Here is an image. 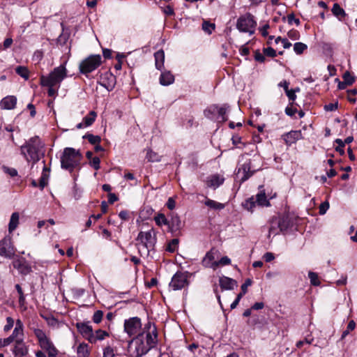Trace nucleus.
<instances>
[{
  "label": "nucleus",
  "mask_w": 357,
  "mask_h": 357,
  "mask_svg": "<svg viewBox=\"0 0 357 357\" xmlns=\"http://www.w3.org/2000/svg\"><path fill=\"white\" fill-rule=\"evenodd\" d=\"M158 342V333L155 326H151L149 322L143 328L142 333L128 341L129 345L134 347L133 354L135 357H142L151 349L153 348Z\"/></svg>",
  "instance_id": "nucleus-1"
},
{
  "label": "nucleus",
  "mask_w": 357,
  "mask_h": 357,
  "mask_svg": "<svg viewBox=\"0 0 357 357\" xmlns=\"http://www.w3.org/2000/svg\"><path fill=\"white\" fill-rule=\"evenodd\" d=\"M44 143L38 136H34L29 139L21 146L20 153L27 162H31L33 164L40 160L41 156L44 155Z\"/></svg>",
  "instance_id": "nucleus-2"
},
{
  "label": "nucleus",
  "mask_w": 357,
  "mask_h": 357,
  "mask_svg": "<svg viewBox=\"0 0 357 357\" xmlns=\"http://www.w3.org/2000/svg\"><path fill=\"white\" fill-rule=\"evenodd\" d=\"M139 250L141 254L148 255L151 250H153L156 241V231L153 228L147 231H140L136 238Z\"/></svg>",
  "instance_id": "nucleus-3"
},
{
  "label": "nucleus",
  "mask_w": 357,
  "mask_h": 357,
  "mask_svg": "<svg viewBox=\"0 0 357 357\" xmlns=\"http://www.w3.org/2000/svg\"><path fill=\"white\" fill-rule=\"evenodd\" d=\"M66 77V69L63 66L55 68L48 75L40 77L43 86H56L59 88L61 82Z\"/></svg>",
  "instance_id": "nucleus-4"
},
{
  "label": "nucleus",
  "mask_w": 357,
  "mask_h": 357,
  "mask_svg": "<svg viewBox=\"0 0 357 357\" xmlns=\"http://www.w3.org/2000/svg\"><path fill=\"white\" fill-rule=\"evenodd\" d=\"M81 158L78 151L73 148H66L61 158V167L72 172L79 165Z\"/></svg>",
  "instance_id": "nucleus-5"
},
{
  "label": "nucleus",
  "mask_w": 357,
  "mask_h": 357,
  "mask_svg": "<svg viewBox=\"0 0 357 357\" xmlns=\"http://www.w3.org/2000/svg\"><path fill=\"white\" fill-rule=\"evenodd\" d=\"M257 22L254 16L250 13H246L241 15L236 22V28L240 32L248 33L252 35L255 31Z\"/></svg>",
  "instance_id": "nucleus-6"
},
{
  "label": "nucleus",
  "mask_w": 357,
  "mask_h": 357,
  "mask_svg": "<svg viewBox=\"0 0 357 357\" xmlns=\"http://www.w3.org/2000/svg\"><path fill=\"white\" fill-rule=\"evenodd\" d=\"M227 109L228 107L226 105L219 107L218 105H213L206 109L204 112V114L207 119L225 122L227 121Z\"/></svg>",
  "instance_id": "nucleus-7"
},
{
  "label": "nucleus",
  "mask_w": 357,
  "mask_h": 357,
  "mask_svg": "<svg viewBox=\"0 0 357 357\" xmlns=\"http://www.w3.org/2000/svg\"><path fill=\"white\" fill-rule=\"evenodd\" d=\"M124 331L129 337L137 336L142 333L141 319L137 317H130L124 321Z\"/></svg>",
  "instance_id": "nucleus-8"
},
{
  "label": "nucleus",
  "mask_w": 357,
  "mask_h": 357,
  "mask_svg": "<svg viewBox=\"0 0 357 357\" xmlns=\"http://www.w3.org/2000/svg\"><path fill=\"white\" fill-rule=\"evenodd\" d=\"M100 63V55H91L80 63L79 66V70L83 74H87L95 70Z\"/></svg>",
  "instance_id": "nucleus-9"
},
{
  "label": "nucleus",
  "mask_w": 357,
  "mask_h": 357,
  "mask_svg": "<svg viewBox=\"0 0 357 357\" xmlns=\"http://www.w3.org/2000/svg\"><path fill=\"white\" fill-rule=\"evenodd\" d=\"M186 285H188L187 275L181 272L176 273L169 283V287L174 291L181 289Z\"/></svg>",
  "instance_id": "nucleus-10"
},
{
  "label": "nucleus",
  "mask_w": 357,
  "mask_h": 357,
  "mask_svg": "<svg viewBox=\"0 0 357 357\" xmlns=\"http://www.w3.org/2000/svg\"><path fill=\"white\" fill-rule=\"evenodd\" d=\"M15 255L10 238L5 237L0 241V255L11 258Z\"/></svg>",
  "instance_id": "nucleus-11"
},
{
  "label": "nucleus",
  "mask_w": 357,
  "mask_h": 357,
  "mask_svg": "<svg viewBox=\"0 0 357 357\" xmlns=\"http://www.w3.org/2000/svg\"><path fill=\"white\" fill-rule=\"evenodd\" d=\"M76 327L82 335L90 342H94L92 326L88 323H77Z\"/></svg>",
  "instance_id": "nucleus-12"
},
{
  "label": "nucleus",
  "mask_w": 357,
  "mask_h": 357,
  "mask_svg": "<svg viewBox=\"0 0 357 357\" xmlns=\"http://www.w3.org/2000/svg\"><path fill=\"white\" fill-rule=\"evenodd\" d=\"M116 77L109 72H106L101 75L100 84L105 87L108 91H112L115 86Z\"/></svg>",
  "instance_id": "nucleus-13"
},
{
  "label": "nucleus",
  "mask_w": 357,
  "mask_h": 357,
  "mask_svg": "<svg viewBox=\"0 0 357 357\" xmlns=\"http://www.w3.org/2000/svg\"><path fill=\"white\" fill-rule=\"evenodd\" d=\"M15 357H24L28 354V347L22 340L15 341L13 349Z\"/></svg>",
  "instance_id": "nucleus-14"
},
{
  "label": "nucleus",
  "mask_w": 357,
  "mask_h": 357,
  "mask_svg": "<svg viewBox=\"0 0 357 357\" xmlns=\"http://www.w3.org/2000/svg\"><path fill=\"white\" fill-rule=\"evenodd\" d=\"M181 227L182 223L179 216L177 214L172 213L170 220H169V231L174 234L179 231Z\"/></svg>",
  "instance_id": "nucleus-15"
},
{
  "label": "nucleus",
  "mask_w": 357,
  "mask_h": 357,
  "mask_svg": "<svg viewBox=\"0 0 357 357\" xmlns=\"http://www.w3.org/2000/svg\"><path fill=\"white\" fill-rule=\"evenodd\" d=\"M255 171H251V163L250 161H247L243 163L241 167H239L238 171V174H242L241 178V181L244 182L248 180L250 177H251Z\"/></svg>",
  "instance_id": "nucleus-16"
},
{
  "label": "nucleus",
  "mask_w": 357,
  "mask_h": 357,
  "mask_svg": "<svg viewBox=\"0 0 357 357\" xmlns=\"http://www.w3.org/2000/svg\"><path fill=\"white\" fill-rule=\"evenodd\" d=\"M225 181V178L218 174H213L207 177L206 185L208 188H213L214 190L220 186Z\"/></svg>",
  "instance_id": "nucleus-17"
},
{
  "label": "nucleus",
  "mask_w": 357,
  "mask_h": 357,
  "mask_svg": "<svg viewBox=\"0 0 357 357\" xmlns=\"http://www.w3.org/2000/svg\"><path fill=\"white\" fill-rule=\"evenodd\" d=\"M39 345L42 349L45 350L48 353V356H50V357L58 354V350L48 337L40 342Z\"/></svg>",
  "instance_id": "nucleus-18"
},
{
  "label": "nucleus",
  "mask_w": 357,
  "mask_h": 357,
  "mask_svg": "<svg viewBox=\"0 0 357 357\" xmlns=\"http://www.w3.org/2000/svg\"><path fill=\"white\" fill-rule=\"evenodd\" d=\"M216 254H218V251L214 249H211L208 251L202 260L203 266L207 268H212L215 270V266H214L215 265L213 264L217 262V261L215 260Z\"/></svg>",
  "instance_id": "nucleus-19"
},
{
  "label": "nucleus",
  "mask_w": 357,
  "mask_h": 357,
  "mask_svg": "<svg viewBox=\"0 0 357 357\" xmlns=\"http://www.w3.org/2000/svg\"><path fill=\"white\" fill-rule=\"evenodd\" d=\"M219 284L222 290H232L238 285L235 280L226 276L220 278Z\"/></svg>",
  "instance_id": "nucleus-20"
},
{
  "label": "nucleus",
  "mask_w": 357,
  "mask_h": 357,
  "mask_svg": "<svg viewBox=\"0 0 357 357\" xmlns=\"http://www.w3.org/2000/svg\"><path fill=\"white\" fill-rule=\"evenodd\" d=\"M14 268L23 275H27L31 273V267L28 264L25 259H22L13 262Z\"/></svg>",
  "instance_id": "nucleus-21"
},
{
  "label": "nucleus",
  "mask_w": 357,
  "mask_h": 357,
  "mask_svg": "<svg viewBox=\"0 0 357 357\" xmlns=\"http://www.w3.org/2000/svg\"><path fill=\"white\" fill-rule=\"evenodd\" d=\"M301 132L300 130H292L283 135V139L288 145L295 143L301 138Z\"/></svg>",
  "instance_id": "nucleus-22"
},
{
  "label": "nucleus",
  "mask_w": 357,
  "mask_h": 357,
  "mask_svg": "<svg viewBox=\"0 0 357 357\" xmlns=\"http://www.w3.org/2000/svg\"><path fill=\"white\" fill-rule=\"evenodd\" d=\"M16 103V97L13 96H8L1 100L0 106L4 109H13L15 107Z\"/></svg>",
  "instance_id": "nucleus-23"
},
{
  "label": "nucleus",
  "mask_w": 357,
  "mask_h": 357,
  "mask_svg": "<svg viewBox=\"0 0 357 357\" xmlns=\"http://www.w3.org/2000/svg\"><path fill=\"white\" fill-rule=\"evenodd\" d=\"M281 229L280 228V222L278 221L276 216L273 217L269 221V229L268 238H270L271 235L276 236L281 233Z\"/></svg>",
  "instance_id": "nucleus-24"
},
{
  "label": "nucleus",
  "mask_w": 357,
  "mask_h": 357,
  "mask_svg": "<svg viewBox=\"0 0 357 357\" xmlns=\"http://www.w3.org/2000/svg\"><path fill=\"white\" fill-rule=\"evenodd\" d=\"M11 335L15 339V341L19 340H23L24 337V325L20 319H17L15 322V328Z\"/></svg>",
  "instance_id": "nucleus-25"
},
{
  "label": "nucleus",
  "mask_w": 357,
  "mask_h": 357,
  "mask_svg": "<svg viewBox=\"0 0 357 357\" xmlns=\"http://www.w3.org/2000/svg\"><path fill=\"white\" fill-rule=\"evenodd\" d=\"M174 81V75L169 71L162 72L160 77V84L163 86H168Z\"/></svg>",
  "instance_id": "nucleus-26"
},
{
  "label": "nucleus",
  "mask_w": 357,
  "mask_h": 357,
  "mask_svg": "<svg viewBox=\"0 0 357 357\" xmlns=\"http://www.w3.org/2000/svg\"><path fill=\"white\" fill-rule=\"evenodd\" d=\"M155 57V68L159 70H162L164 67V61H165V53L164 51L160 50L156 52L154 54Z\"/></svg>",
  "instance_id": "nucleus-27"
},
{
  "label": "nucleus",
  "mask_w": 357,
  "mask_h": 357,
  "mask_svg": "<svg viewBox=\"0 0 357 357\" xmlns=\"http://www.w3.org/2000/svg\"><path fill=\"white\" fill-rule=\"evenodd\" d=\"M260 188H261V187ZM255 199L258 206H270V202L266 199V193L264 190L260 189L259 193H257Z\"/></svg>",
  "instance_id": "nucleus-28"
},
{
  "label": "nucleus",
  "mask_w": 357,
  "mask_h": 357,
  "mask_svg": "<svg viewBox=\"0 0 357 357\" xmlns=\"http://www.w3.org/2000/svg\"><path fill=\"white\" fill-rule=\"evenodd\" d=\"M20 215L17 212L12 213L8 224V231L10 233L13 231L18 226Z\"/></svg>",
  "instance_id": "nucleus-29"
},
{
  "label": "nucleus",
  "mask_w": 357,
  "mask_h": 357,
  "mask_svg": "<svg viewBox=\"0 0 357 357\" xmlns=\"http://www.w3.org/2000/svg\"><path fill=\"white\" fill-rule=\"evenodd\" d=\"M278 221L280 222V228L282 232H284L290 227V219L288 216H276Z\"/></svg>",
  "instance_id": "nucleus-30"
},
{
  "label": "nucleus",
  "mask_w": 357,
  "mask_h": 357,
  "mask_svg": "<svg viewBox=\"0 0 357 357\" xmlns=\"http://www.w3.org/2000/svg\"><path fill=\"white\" fill-rule=\"evenodd\" d=\"M49 169H47L45 165L43 167V174L40 178L39 187L41 190H43L47 185V181L49 178Z\"/></svg>",
  "instance_id": "nucleus-31"
},
{
  "label": "nucleus",
  "mask_w": 357,
  "mask_h": 357,
  "mask_svg": "<svg viewBox=\"0 0 357 357\" xmlns=\"http://www.w3.org/2000/svg\"><path fill=\"white\" fill-rule=\"evenodd\" d=\"M97 114L94 111H91L88 115L84 117L83 122L85 127L90 126L95 121Z\"/></svg>",
  "instance_id": "nucleus-32"
},
{
  "label": "nucleus",
  "mask_w": 357,
  "mask_h": 357,
  "mask_svg": "<svg viewBox=\"0 0 357 357\" xmlns=\"http://www.w3.org/2000/svg\"><path fill=\"white\" fill-rule=\"evenodd\" d=\"M154 220L158 226H162L169 225V220L165 217L163 213H158L154 217Z\"/></svg>",
  "instance_id": "nucleus-33"
},
{
  "label": "nucleus",
  "mask_w": 357,
  "mask_h": 357,
  "mask_svg": "<svg viewBox=\"0 0 357 357\" xmlns=\"http://www.w3.org/2000/svg\"><path fill=\"white\" fill-rule=\"evenodd\" d=\"M205 205L208 207L215 209V210H221L224 208L225 205L223 204L217 202L214 200L207 199L205 202Z\"/></svg>",
  "instance_id": "nucleus-34"
},
{
  "label": "nucleus",
  "mask_w": 357,
  "mask_h": 357,
  "mask_svg": "<svg viewBox=\"0 0 357 357\" xmlns=\"http://www.w3.org/2000/svg\"><path fill=\"white\" fill-rule=\"evenodd\" d=\"M15 72L20 77L27 80L29 77V71L25 66H19L15 68Z\"/></svg>",
  "instance_id": "nucleus-35"
},
{
  "label": "nucleus",
  "mask_w": 357,
  "mask_h": 357,
  "mask_svg": "<svg viewBox=\"0 0 357 357\" xmlns=\"http://www.w3.org/2000/svg\"><path fill=\"white\" fill-rule=\"evenodd\" d=\"M78 357H89L88 346L86 344H80L77 349Z\"/></svg>",
  "instance_id": "nucleus-36"
},
{
  "label": "nucleus",
  "mask_w": 357,
  "mask_h": 357,
  "mask_svg": "<svg viewBox=\"0 0 357 357\" xmlns=\"http://www.w3.org/2000/svg\"><path fill=\"white\" fill-rule=\"evenodd\" d=\"M84 139H87L88 141L91 144H99L100 142V140H101V138L100 137L98 136V135H93L92 134H86L84 137H83Z\"/></svg>",
  "instance_id": "nucleus-37"
},
{
  "label": "nucleus",
  "mask_w": 357,
  "mask_h": 357,
  "mask_svg": "<svg viewBox=\"0 0 357 357\" xmlns=\"http://www.w3.org/2000/svg\"><path fill=\"white\" fill-rule=\"evenodd\" d=\"M108 335H109V334L106 331H102V330H97L96 331V333L95 334L93 333V339H94L93 343H96L97 340H104L105 337Z\"/></svg>",
  "instance_id": "nucleus-38"
},
{
  "label": "nucleus",
  "mask_w": 357,
  "mask_h": 357,
  "mask_svg": "<svg viewBox=\"0 0 357 357\" xmlns=\"http://www.w3.org/2000/svg\"><path fill=\"white\" fill-rule=\"evenodd\" d=\"M308 277L310 280V283L313 286H319L320 284V281L319 280L318 275L312 271H309Z\"/></svg>",
  "instance_id": "nucleus-39"
},
{
  "label": "nucleus",
  "mask_w": 357,
  "mask_h": 357,
  "mask_svg": "<svg viewBox=\"0 0 357 357\" xmlns=\"http://www.w3.org/2000/svg\"><path fill=\"white\" fill-rule=\"evenodd\" d=\"M332 12L337 17L344 16V10L340 6L338 3H335L332 8Z\"/></svg>",
  "instance_id": "nucleus-40"
},
{
  "label": "nucleus",
  "mask_w": 357,
  "mask_h": 357,
  "mask_svg": "<svg viewBox=\"0 0 357 357\" xmlns=\"http://www.w3.org/2000/svg\"><path fill=\"white\" fill-rule=\"evenodd\" d=\"M178 239L174 238L168 243L166 250L169 252H174L178 248Z\"/></svg>",
  "instance_id": "nucleus-41"
},
{
  "label": "nucleus",
  "mask_w": 357,
  "mask_h": 357,
  "mask_svg": "<svg viewBox=\"0 0 357 357\" xmlns=\"http://www.w3.org/2000/svg\"><path fill=\"white\" fill-rule=\"evenodd\" d=\"M307 48V46L303 43H296L294 45V50L298 54H302Z\"/></svg>",
  "instance_id": "nucleus-42"
},
{
  "label": "nucleus",
  "mask_w": 357,
  "mask_h": 357,
  "mask_svg": "<svg viewBox=\"0 0 357 357\" xmlns=\"http://www.w3.org/2000/svg\"><path fill=\"white\" fill-rule=\"evenodd\" d=\"M356 327V323L354 320H351L348 325H347V328L345 331H343L342 334V337H341V339H344L345 338V337L347 335H349V333H350V331L354 330Z\"/></svg>",
  "instance_id": "nucleus-43"
},
{
  "label": "nucleus",
  "mask_w": 357,
  "mask_h": 357,
  "mask_svg": "<svg viewBox=\"0 0 357 357\" xmlns=\"http://www.w3.org/2000/svg\"><path fill=\"white\" fill-rule=\"evenodd\" d=\"M257 204L256 201L255 199V197H252L251 198L246 200V202L244 204V207L250 211H252L253 208H255V205Z\"/></svg>",
  "instance_id": "nucleus-44"
},
{
  "label": "nucleus",
  "mask_w": 357,
  "mask_h": 357,
  "mask_svg": "<svg viewBox=\"0 0 357 357\" xmlns=\"http://www.w3.org/2000/svg\"><path fill=\"white\" fill-rule=\"evenodd\" d=\"M33 333L38 340V343L47 337L45 332L40 328H35Z\"/></svg>",
  "instance_id": "nucleus-45"
},
{
  "label": "nucleus",
  "mask_w": 357,
  "mask_h": 357,
  "mask_svg": "<svg viewBox=\"0 0 357 357\" xmlns=\"http://www.w3.org/2000/svg\"><path fill=\"white\" fill-rule=\"evenodd\" d=\"M230 263L231 259L228 257L225 256L222 257L219 261H217V262L214 263L213 264L215 265L214 266H215L216 269L219 266L229 265Z\"/></svg>",
  "instance_id": "nucleus-46"
},
{
  "label": "nucleus",
  "mask_w": 357,
  "mask_h": 357,
  "mask_svg": "<svg viewBox=\"0 0 357 357\" xmlns=\"http://www.w3.org/2000/svg\"><path fill=\"white\" fill-rule=\"evenodd\" d=\"M160 157L157 153L153 152L151 150H149L146 153V158L149 162H157L160 160Z\"/></svg>",
  "instance_id": "nucleus-47"
},
{
  "label": "nucleus",
  "mask_w": 357,
  "mask_h": 357,
  "mask_svg": "<svg viewBox=\"0 0 357 357\" xmlns=\"http://www.w3.org/2000/svg\"><path fill=\"white\" fill-rule=\"evenodd\" d=\"M102 317L103 312L102 310H97L94 312L92 319L95 324H99L102 321Z\"/></svg>",
  "instance_id": "nucleus-48"
},
{
  "label": "nucleus",
  "mask_w": 357,
  "mask_h": 357,
  "mask_svg": "<svg viewBox=\"0 0 357 357\" xmlns=\"http://www.w3.org/2000/svg\"><path fill=\"white\" fill-rule=\"evenodd\" d=\"M202 29L208 33H211L212 30L215 29V24L205 21L202 24Z\"/></svg>",
  "instance_id": "nucleus-49"
},
{
  "label": "nucleus",
  "mask_w": 357,
  "mask_h": 357,
  "mask_svg": "<svg viewBox=\"0 0 357 357\" xmlns=\"http://www.w3.org/2000/svg\"><path fill=\"white\" fill-rule=\"evenodd\" d=\"M287 35L289 38L294 40H298L300 38L299 32L295 29L289 31Z\"/></svg>",
  "instance_id": "nucleus-50"
},
{
  "label": "nucleus",
  "mask_w": 357,
  "mask_h": 357,
  "mask_svg": "<svg viewBox=\"0 0 357 357\" xmlns=\"http://www.w3.org/2000/svg\"><path fill=\"white\" fill-rule=\"evenodd\" d=\"M287 22L289 24L291 25L294 22L298 26L300 24V20L298 18H295V16L293 13L289 14L287 17Z\"/></svg>",
  "instance_id": "nucleus-51"
},
{
  "label": "nucleus",
  "mask_w": 357,
  "mask_h": 357,
  "mask_svg": "<svg viewBox=\"0 0 357 357\" xmlns=\"http://www.w3.org/2000/svg\"><path fill=\"white\" fill-rule=\"evenodd\" d=\"M114 349L108 346L104 349L103 351V357H114Z\"/></svg>",
  "instance_id": "nucleus-52"
},
{
  "label": "nucleus",
  "mask_w": 357,
  "mask_h": 357,
  "mask_svg": "<svg viewBox=\"0 0 357 357\" xmlns=\"http://www.w3.org/2000/svg\"><path fill=\"white\" fill-rule=\"evenodd\" d=\"M3 169L5 173L9 174L12 177H14L17 175V171L14 168L3 166Z\"/></svg>",
  "instance_id": "nucleus-53"
},
{
  "label": "nucleus",
  "mask_w": 357,
  "mask_h": 357,
  "mask_svg": "<svg viewBox=\"0 0 357 357\" xmlns=\"http://www.w3.org/2000/svg\"><path fill=\"white\" fill-rule=\"evenodd\" d=\"M264 54L266 55V56H270V57H275L276 56V51L269 47H267V48H264Z\"/></svg>",
  "instance_id": "nucleus-54"
},
{
  "label": "nucleus",
  "mask_w": 357,
  "mask_h": 357,
  "mask_svg": "<svg viewBox=\"0 0 357 357\" xmlns=\"http://www.w3.org/2000/svg\"><path fill=\"white\" fill-rule=\"evenodd\" d=\"M6 322L7 324L5 325L3 330L5 331H8L13 328L14 320L11 317H8L6 318Z\"/></svg>",
  "instance_id": "nucleus-55"
},
{
  "label": "nucleus",
  "mask_w": 357,
  "mask_h": 357,
  "mask_svg": "<svg viewBox=\"0 0 357 357\" xmlns=\"http://www.w3.org/2000/svg\"><path fill=\"white\" fill-rule=\"evenodd\" d=\"M100 158L98 157H94L90 162V164L96 170H98L100 169Z\"/></svg>",
  "instance_id": "nucleus-56"
},
{
  "label": "nucleus",
  "mask_w": 357,
  "mask_h": 357,
  "mask_svg": "<svg viewBox=\"0 0 357 357\" xmlns=\"http://www.w3.org/2000/svg\"><path fill=\"white\" fill-rule=\"evenodd\" d=\"M329 208V203L328 202H324L321 204L319 206V214L324 215L326 213V211Z\"/></svg>",
  "instance_id": "nucleus-57"
},
{
  "label": "nucleus",
  "mask_w": 357,
  "mask_h": 357,
  "mask_svg": "<svg viewBox=\"0 0 357 357\" xmlns=\"http://www.w3.org/2000/svg\"><path fill=\"white\" fill-rule=\"evenodd\" d=\"M344 82L349 85L351 84L354 82L353 77L349 74V73L347 72L344 74L343 76Z\"/></svg>",
  "instance_id": "nucleus-58"
},
{
  "label": "nucleus",
  "mask_w": 357,
  "mask_h": 357,
  "mask_svg": "<svg viewBox=\"0 0 357 357\" xmlns=\"http://www.w3.org/2000/svg\"><path fill=\"white\" fill-rule=\"evenodd\" d=\"M286 93V95L287 96V97L289 98V99L290 100H292V101H294L296 98V96L295 94L296 93V91L295 90H289L288 89L287 91H285Z\"/></svg>",
  "instance_id": "nucleus-59"
},
{
  "label": "nucleus",
  "mask_w": 357,
  "mask_h": 357,
  "mask_svg": "<svg viewBox=\"0 0 357 357\" xmlns=\"http://www.w3.org/2000/svg\"><path fill=\"white\" fill-rule=\"evenodd\" d=\"M337 109V102H335V103H329L328 105H326L324 106V109L326 111H335V109Z\"/></svg>",
  "instance_id": "nucleus-60"
},
{
  "label": "nucleus",
  "mask_w": 357,
  "mask_h": 357,
  "mask_svg": "<svg viewBox=\"0 0 357 357\" xmlns=\"http://www.w3.org/2000/svg\"><path fill=\"white\" fill-rule=\"evenodd\" d=\"M166 205L169 210H173L176 206V202L174 199L173 197H169Z\"/></svg>",
  "instance_id": "nucleus-61"
},
{
  "label": "nucleus",
  "mask_w": 357,
  "mask_h": 357,
  "mask_svg": "<svg viewBox=\"0 0 357 357\" xmlns=\"http://www.w3.org/2000/svg\"><path fill=\"white\" fill-rule=\"evenodd\" d=\"M252 283V282L251 279H247L245 282L241 285V291H243V293H246L248 287L250 286Z\"/></svg>",
  "instance_id": "nucleus-62"
},
{
  "label": "nucleus",
  "mask_w": 357,
  "mask_h": 357,
  "mask_svg": "<svg viewBox=\"0 0 357 357\" xmlns=\"http://www.w3.org/2000/svg\"><path fill=\"white\" fill-rule=\"evenodd\" d=\"M255 59L256 61L259 62H264L265 61V56L263 54L260 53L259 51H256L255 54Z\"/></svg>",
  "instance_id": "nucleus-63"
},
{
  "label": "nucleus",
  "mask_w": 357,
  "mask_h": 357,
  "mask_svg": "<svg viewBox=\"0 0 357 357\" xmlns=\"http://www.w3.org/2000/svg\"><path fill=\"white\" fill-rule=\"evenodd\" d=\"M48 87V96H51V97H53V96H55L56 94L57 93V89L59 88H57L56 86H47Z\"/></svg>",
  "instance_id": "nucleus-64"
}]
</instances>
